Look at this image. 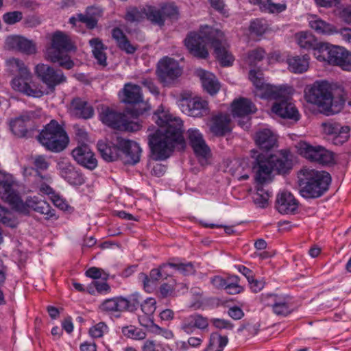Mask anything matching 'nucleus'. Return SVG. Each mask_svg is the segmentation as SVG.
I'll list each match as a JSON object with an SVG mask.
<instances>
[{"instance_id": "nucleus-17", "label": "nucleus", "mask_w": 351, "mask_h": 351, "mask_svg": "<svg viewBox=\"0 0 351 351\" xmlns=\"http://www.w3.org/2000/svg\"><path fill=\"white\" fill-rule=\"evenodd\" d=\"M322 128L324 134L332 136V143L335 145H343L350 137V127L332 120L322 123Z\"/></svg>"}, {"instance_id": "nucleus-47", "label": "nucleus", "mask_w": 351, "mask_h": 351, "mask_svg": "<svg viewBox=\"0 0 351 351\" xmlns=\"http://www.w3.org/2000/svg\"><path fill=\"white\" fill-rule=\"evenodd\" d=\"M146 19L154 25L162 27L165 25L163 16L160 7L158 8L153 5L145 6Z\"/></svg>"}, {"instance_id": "nucleus-33", "label": "nucleus", "mask_w": 351, "mask_h": 351, "mask_svg": "<svg viewBox=\"0 0 351 351\" xmlns=\"http://www.w3.org/2000/svg\"><path fill=\"white\" fill-rule=\"evenodd\" d=\"M254 141L261 149L269 151L276 145L277 137L270 130L263 129L256 133Z\"/></svg>"}, {"instance_id": "nucleus-51", "label": "nucleus", "mask_w": 351, "mask_h": 351, "mask_svg": "<svg viewBox=\"0 0 351 351\" xmlns=\"http://www.w3.org/2000/svg\"><path fill=\"white\" fill-rule=\"evenodd\" d=\"M265 55V51L261 47L252 49L247 53V62L250 65L255 66L258 62L263 60Z\"/></svg>"}, {"instance_id": "nucleus-24", "label": "nucleus", "mask_w": 351, "mask_h": 351, "mask_svg": "<svg viewBox=\"0 0 351 351\" xmlns=\"http://www.w3.org/2000/svg\"><path fill=\"white\" fill-rule=\"evenodd\" d=\"M58 169L61 176L70 184L81 185L84 183L85 179L83 174L68 160H60L58 162Z\"/></svg>"}, {"instance_id": "nucleus-26", "label": "nucleus", "mask_w": 351, "mask_h": 351, "mask_svg": "<svg viewBox=\"0 0 351 351\" xmlns=\"http://www.w3.org/2000/svg\"><path fill=\"white\" fill-rule=\"evenodd\" d=\"M209 325L207 317H204L199 313H193L185 317L180 324V329L187 335H191L196 329L204 330L208 328Z\"/></svg>"}, {"instance_id": "nucleus-38", "label": "nucleus", "mask_w": 351, "mask_h": 351, "mask_svg": "<svg viewBox=\"0 0 351 351\" xmlns=\"http://www.w3.org/2000/svg\"><path fill=\"white\" fill-rule=\"evenodd\" d=\"M309 56L308 55L295 56L287 58L289 70L293 73H302L309 67Z\"/></svg>"}, {"instance_id": "nucleus-49", "label": "nucleus", "mask_w": 351, "mask_h": 351, "mask_svg": "<svg viewBox=\"0 0 351 351\" xmlns=\"http://www.w3.org/2000/svg\"><path fill=\"white\" fill-rule=\"evenodd\" d=\"M122 333L127 338L134 340H143L146 337V332L134 326H127L122 328Z\"/></svg>"}, {"instance_id": "nucleus-60", "label": "nucleus", "mask_w": 351, "mask_h": 351, "mask_svg": "<svg viewBox=\"0 0 351 351\" xmlns=\"http://www.w3.org/2000/svg\"><path fill=\"white\" fill-rule=\"evenodd\" d=\"M211 8L219 12L223 16L228 18L230 15L228 9L223 0H208Z\"/></svg>"}, {"instance_id": "nucleus-15", "label": "nucleus", "mask_w": 351, "mask_h": 351, "mask_svg": "<svg viewBox=\"0 0 351 351\" xmlns=\"http://www.w3.org/2000/svg\"><path fill=\"white\" fill-rule=\"evenodd\" d=\"M182 94L180 101L181 110L189 116L199 117L208 113V104L200 97L190 98V95Z\"/></svg>"}, {"instance_id": "nucleus-34", "label": "nucleus", "mask_w": 351, "mask_h": 351, "mask_svg": "<svg viewBox=\"0 0 351 351\" xmlns=\"http://www.w3.org/2000/svg\"><path fill=\"white\" fill-rule=\"evenodd\" d=\"M112 37L115 40L117 47L127 54H134L138 49V46L132 44L119 27L112 29Z\"/></svg>"}, {"instance_id": "nucleus-14", "label": "nucleus", "mask_w": 351, "mask_h": 351, "mask_svg": "<svg viewBox=\"0 0 351 351\" xmlns=\"http://www.w3.org/2000/svg\"><path fill=\"white\" fill-rule=\"evenodd\" d=\"M182 72L178 62L173 58L165 57L158 63L156 74L164 86L171 85L181 75Z\"/></svg>"}, {"instance_id": "nucleus-31", "label": "nucleus", "mask_w": 351, "mask_h": 351, "mask_svg": "<svg viewBox=\"0 0 351 351\" xmlns=\"http://www.w3.org/2000/svg\"><path fill=\"white\" fill-rule=\"evenodd\" d=\"M70 111L73 115L83 119H90L94 115L93 106L87 101L80 97H75L72 99Z\"/></svg>"}, {"instance_id": "nucleus-32", "label": "nucleus", "mask_w": 351, "mask_h": 351, "mask_svg": "<svg viewBox=\"0 0 351 351\" xmlns=\"http://www.w3.org/2000/svg\"><path fill=\"white\" fill-rule=\"evenodd\" d=\"M289 152L281 150L279 156H271L269 157L272 165V170L278 173L285 174L292 168V162L289 158Z\"/></svg>"}, {"instance_id": "nucleus-30", "label": "nucleus", "mask_w": 351, "mask_h": 351, "mask_svg": "<svg viewBox=\"0 0 351 351\" xmlns=\"http://www.w3.org/2000/svg\"><path fill=\"white\" fill-rule=\"evenodd\" d=\"M31 74L27 76L19 75L14 77L12 81V88L27 96L34 97H40L44 95V92L40 89L33 88L29 83Z\"/></svg>"}, {"instance_id": "nucleus-57", "label": "nucleus", "mask_w": 351, "mask_h": 351, "mask_svg": "<svg viewBox=\"0 0 351 351\" xmlns=\"http://www.w3.org/2000/svg\"><path fill=\"white\" fill-rule=\"evenodd\" d=\"M51 199L53 204L62 210L71 213L73 210V208L71 207L66 200L62 197L59 194L55 193L51 196Z\"/></svg>"}, {"instance_id": "nucleus-50", "label": "nucleus", "mask_w": 351, "mask_h": 351, "mask_svg": "<svg viewBox=\"0 0 351 351\" xmlns=\"http://www.w3.org/2000/svg\"><path fill=\"white\" fill-rule=\"evenodd\" d=\"M142 298L138 293H134L128 296V298L122 297V301L125 302L124 311L133 312L136 311L141 304Z\"/></svg>"}, {"instance_id": "nucleus-44", "label": "nucleus", "mask_w": 351, "mask_h": 351, "mask_svg": "<svg viewBox=\"0 0 351 351\" xmlns=\"http://www.w3.org/2000/svg\"><path fill=\"white\" fill-rule=\"evenodd\" d=\"M124 302L122 301V297L107 299L99 305V309L107 313L124 311Z\"/></svg>"}, {"instance_id": "nucleus-8", "label": "nucleus", "mask_w": 351, "mask_h": 351, "mask_svg": "<svg viewBox=\"0 0 351 351\" xmlns=\"http://www.w3.org/2000/svg\"><path fill=\"white\" fill-rule=\"evenodd\" d=\"M99 118L104 124L114 130L136 132L141 128L138 121H131L125 114L117 112L109 107L101 108Z\"/></svg>"}, {"instance_id": "nucleus-29", "label": "nucleus", "mask_w": 351, "mask_h": 351, "mask_svg": "<svg viewBox=\"0 0 351 351\" xmlns=\"http://www.w3.org/2000/svg\"><path fill=\"white\" fill-rule=\"evenodd\" d=\"M276 207L281 214H292L298 207V202L288 191H282L277 195Z\"/></svg>"}, {"instance_id": "nucleus-20", "label": "nucleus", "mask_w": 351, "mask_h": 351, "mask_svg": "<svg viewBox=\"0 0 351 351\" xmlns=\"http://www.w3.org/2000/svg\"><path fill=\"white\" fill-rule=\"evenodd\" d=\"M291 298L288 295L267 294L263 296L266 305L271 306L276 315L287 316L292 312Z\"/></svg>"}, {"instance_id": "nucleus-45", "label": "nucleus", "mask_w": 351, "mask_h": 351, "mask_svg": "<svg viewBox=\"0 0 351 351\" xmlns=\"http://www.w3.org/2000/svg\"><path fill=\"white\" fill-rule=\"evenodd\" d=\"M9 72L12 74H18L21 76L29 75V71L24 62L18 58H11L6 61Z\"/></svg>"}, {"instance_id": "nucleus-46", "label": "nucleus", "mask_w": 351, "mask_h": 351, "mask_svg": "<svg viewBox=\"0 0 351 351\" xmlns=\"http://www.w3.org/2000/svg\"><path fill=\"white\" fill-rule=\"evenodd\" d=\"M228 339L226 336H221L217 333H212L209 343L204 351H223L227 345Z\"/></svg>"}, {"instance_id": "nucleus-18", "label": "nucleus", "mask_w": 351, "mask_h": 351, "mask_svg": "<svg viewBox=\"0 0 351 351\" xmlns=\"http://www.w3.org/2000/svg\"><path fill=\"white\" fill-rule=\"evenodd\" d=\"M293 89L291 87V92L285 97H278L276 98V101L271 108L274 113L284 119H293L298 121L300 119L299 112L292 103L289 101L290 95L293 94Z\"/></svg>"}, {"instance_id": "nucleus-23", "label": "nucleus", "mask_w": 351, "mask_h": 351, "mask_svg": "<svg viewBox=\"0 0 351 351\" xmlns=\"http://www.w3.org/2000/svg\"><path fill=\"white\" fill-rule=\"evenodd\" d=\"M345 48L339 46L328 45L326 43L316 50L315 57L319 61H326L330 64L337 65L343 56Z\"/></svg>"}, {"instance_id": "nucleus-21", "label": "nucleus", "mask_w": 351, "mask_h": 351, "mask_svg": "<svg viewBox=\"0 0 351 351\" xmlns=\"http://www.w3.org/2000/svg\"><path fill=\"white\" fill-rule=\"evenodd\" d=\"M168 268H169V263H163L158 268L152 269L149 276L143 272L139 274L138 279L142 281L143 288L146 292H152L159 280L167 278V276H170Z\"/></svg>"}, {"instance_id": "nucleus-13", "label": "nucleus", "mask_w": 351, "mask_h": 351, "mask_svg": "<svg viewBox=\"0 0 351 351\" xmlns=\"http://www.w3.org/2000/svg\"><path fill=\"white\" fill-rule=\"evenodd\" d=\"M14 181L11 177L0 175V196L12 208L24 212L25 206L19 193L14 188Z\"/></svg>"}, {"instance_id": "nucleus-10", "label": "nucleus", "mask_w": 351, "mask_h": 351, "mask_svg": "<svg viewBox=\"0 0 351 351\" xmlns=\"http://www.w3.org/2000/svg\"><path fill=\"white\" fill-rule=\"evenodd\" d=\"M298 152L302 156L311 162L328 165L334 160L333 153L321 145L313 146L306 142H300Z\"/></svg>"}, {"instance_id": "nucleus-5", "label": "nucleus", "mask_w": 351, "mask_h": 351, "mask_svg": "<svg viewBox=\"0 0 351 351\" xmlns=\"http://www.w3.org/2000/svg\"><path fill=\"white\" fill-rule=\"evenodd\" d=\"M75 50L76 47L70 36L63 32L56 31L52 35L51 45L47 50V59L62 68L71 69L74 63L67 53Z\"/></svg>"}, {"instance_id": "nucleus-3", "label": "nucleus", "mask_w": 351, "mask_h": 351, "mask_svg": "<svg viewBox=\"0 0 351 351\" xmlns=\"http://www.w3.org/2000/svg\"><path fill=\"white\" fill-rule=\"evenodd\" d=\"M305 97L308 102L317 106L320 112L327 116L341 111L346 101L351 106V100H349L344 88L338 86L332 89L326 82H315L305 90Z\"/></svg>"}, {"instance_id": "nucleus-6", "label": "nucleus", "mask_w": 351, "mask_h": 351, "mask_svg": "<svg viewBox=\"0 0 351 351\" xmlns=\"http://www.w3.org/2000/svg\"><path fill=\"white\" fill-rule=\"evenodd\" d=\"M39 143L48 151L59 153L69 145V138L64 127L52 119L39 133Z\"/></svg>"}, {"instance_id": "nucleus-42", "label": "nucleus", "mask_w": 351, "mask_h": 351, "mask_svg": "<svg viewBox=\"0 0 351 351\" xmlns=\"http://www.w3.org/2000/svg\"><path fill=\"white\" fill-rule=\"evenodd\" d=\"M309 25L319 34L331 35L338 32V30L334 25L316 16H313L309 21Z\"/></svg>"}, {"instance_id": "nucleus-28", "label": "nucleus", "mask_w": 351, "mask_h": 351, "mask_svg": "<svg viewBox=\"0 0 351 351\" xmlns=\"http://www.w3.org/2000/svg\"><path fill=\"white\" fill-rule=\"evenodd\" d=\"M24 204L25 206V210L23 213L27 210V207H28L35 212L45 215V219H58V217L56 215V210L45 200L38 199V197H34L27 199L26 202Z\"/></svg>"}, {"instance_id": "nucleus-37", "label": "nucleus", "mask_w": 351, "mask_h": 351, "mask_svg": "<svg viewBox=\"0 0 351 351\" xmlns=\"http://www.w3.org/2000/svg\"><path fill=\"white\" fill-rule=\"evenodd\" d=\"M31 115L26 112L10 121V126L12 132L18 137L25 136L27 132V123L30 121Z\"/></svg>"}, {"instance_id": "nucleus-27", "label": "nucleus", "mask_w": 351, "mask_h": 351, "mask_svg": "<svg viewBox=\"0 0 351 351\" xmlns=\"http://www.w3.org/2000/svg\"><path fill=\"white\" fill-rule=\"evenodd\" d=\"M210 132L216 136H223L232 131L230 115L219 113L213 115L210 121Z\"/></svg>"}, {"instance_id": "nucleus-54", "label": "nucleus", "mask_w": 351, "mask_h": 351, "mask_svg": "<svg viewBox=\"0 0 351 351\" xmlns=\"http://www.w3.org/2000/svg\"><path fill=\"white\" fill-rule=\"evenodd\" d=\"M125 20L130 22H140L146 19L145 7L143 9L132 8L128 10L125 16Z\"/></svg>"}, {"instance_id": "nucleus-53", "label": "nucleus", "mask_w": 351, "mask_h": 351, "mask_svg": "<svg viewBox=\"0 0 351 351\" xmlns=\"http://www.w3.org/2000/svg\"><path fill=\"white\" fill-rule=\"evenodd\" d=\"M269 194L264 191L262 186L257 188V192L254 195L253 199L254 204L260 208H265L268 205Z\"/></svg>"}, {"instance_id": "nucleus-16", "label": "nucleus", "mask_w": 351, "mask_h": 351, "mask_svg": "<svg viewBox=\"0 0 351 351\" xmlns=\"http://www.w3.org/2000/svg\"><path fill=\"white\" fill-rule=\"evenodd\" d=\"M252 171L255 173V180L258 184H263L271 180V174L273 171L272 165L269 157L258 152L253 151Z\"/></svg>"}, {"instance_id": "nucleus-9", "label": "nucleus", "mask_w": 351, "mask_h": 351, "mask_svg": "<svg viewBox=\"0 0 351 351\" xmlns=\"http://www.w3.org/2000/svg\"><path fill=\"white\" fill-rule=\"evenodd\" d=\"M249 77L257 89L256 95L261 98L276 99L285 97L291 92V86L288 85L274 86L265 84L260 71L250 70Z\"/></svg>"}, {"instance_id": "nucleus-61", "label": "nucleus", "mask_w": 351, "mask_h": 351, "mask_svg": "<svg viewBox=\"0 0 351 351\" xmlns=\"http://www.w3.org/2000/svg\"><path fill=\"white\" fill-rule=\"evenodd\" d=\"M156 300L153 298H149L141 303L140 306L141 307V310L144 314L152 316L154 315L156 309Z\"/></svg>"}, {"instance_id": "nucleus-41", "label": "nucleus", "mask_w": 351, "mask_h": 351, "mask_svg": "<svg viewBox=\"0 0 351 351\" xmlns=\"http://www.w3.org/2000/svg\"><path fill=\"white\" fill-rule=\"evenodd\" d=\"M89 44L92 47V52L94 58L97 60L98 64L107 66V56L105 50L107 47L104 45L102 40L99 38H93L89 40Z\"/></svg>"}, {"instance_id": "nucleus-62", "label": "nucleus", "mask_w": 351, "mask_h": 351, "mask_svg": "<svg viewBox=\"0 0 351 351\" xmlns=\"http://www.w3.org/2000/svg\"><path fill=\"white\" fill-rule=\"evenodd\" d=\"M23 19V13L21 11H13L5 13L3 15V21L8 25H14Z\"/></svg>"}, {"instance_id": "nucleus-36", "label": "nucleus", "mask_w": 351, "mask_h": 351, "mask_svg": "<svg viewBox=\"0 0 351 351\" xmlns=\"http://www.w3.org/2000/svg\"><path fill=\"white\" fill-rule=\"evenodd\" d=\"M97 146L99 152L105 160L112 162L119 158L120 148L118 142L115 145L107 141H99Z\"/></svg>"}, {"instance_id": "nucleus-11", "label": "nucleus", "mask_w": 351, "mask_h": 351, "mask_svg": "<svg viewBox=\"0 0 351 351\" xmlns=\"http://www.w3.org/2000/svg\"><path fill=\"white\" fill-rule=\"evenodd\" d=\"M231 108L233 118L237 120L238 125L244 130L249 129L250 115L256 112L255 105L249 99L240 97L232 101Z\"/></svg>"}, {"instance_id": "nucleus-19", "label": "nucleus", "mask_w": 351, "mask_h": 351, "mask_svg": "<svg viewBox=\"0 0 351 351\" xmlns=\"http://www.w3.org/2000/svg\"><path fill=\"white\" fill-rule=\"evenodd\" d=\"M118 145L123 154L122 160L125 164L134 165L140 161L141 149L136 142L118 138Z\"/></svg>"}, {"instance_id": "nucleus-43", "label": "nucleus", "mask_w": 351, "mask_h": 351, "mask_svg": "<svg viewBox=\"0 0 351 351\" xmlns=\"http://www.w3.org/2000/svg\"><path fill=\"white\" fill-rule=\"evenodd\" d=\"M251 4L258 5L262 12L280 13L286 10L284 3H275L271 0H248Z\"/></svg>"}, {"instance_id": "nucleus-1", "label": "nucleus", "mask_w": 351, "mask_h": 351, "mask_svg": "<svg viewBox=\"0 0 351 351\" xmlns=\"http://www.w3.org/2000/svg\"><path fill=\"white\" fill-rule=\"evenodd\" d=\"M153 119L159 128L148 136V145L156 160L169 158L174 149L175 143H182V121L172 117L160 106L154 114Z\"/></svg>"}, {"instance_id": "nucleus-12", "label": "nucleus", "mask_w": 351, "mask_h": 351, "mask_svg": "<svg viewBox=\"0 0 351 351\" xmlns=\"http://www.w3.org/2000/svg\"><path fill=\"white\" fill-rule=\"evenodd\" d=\"M37 77L46 84L49 90L53 93L57 86L65 82L66 77L61 70H57L45 64H38L35 66Z\"/></svg>"}, {"instance_id": "nucleus-52", "label": "nucleus", "mask_w": 351, "mask_h": 351, "mask_svg": "<svg viewBox=\"0 0 351 351\" xmlns=\"http://www.w3.org/2000/svg\"><path fill=\"white\" fill-rule=\"evenodd\" d=\"M51 178L48 176H43L40 173L37 174L36 181L38 185L39 191L44 194L53 195L56 193L48 184Z\"/></svg>"}, {"instance_id": "nucleus-39", "label": "nucleus", "mask_w": 351, "mask_h": 351, "mask_svg": "<svg viewBox=\"0 0 351 351\" xmlns=\"http://www.w3.org/2000/svg\"><path fill=\"white\" fill-rule=\"evenodd\" d=\"M197 75L200 77L204 89L210 95H215L220 88V85L215 76L204 70L197 71Z\"/></svg>"}, {"instance_id": "nucleus-22", "label": "nucleus", "mask_w": 351, "mask_h": 351, "mask_svg": "<svg viewBox=\"0 0 351 351\" xmlns=\"http://www.w3.org/2000/svg\"><path fill=\"white\" fill-rule=\"evenodd\" d=\"M71 155L79 165L90 170L95 169L97 166V160L94 153L86 143H81L74 148Z\"/></svg>"}, {"instance_id": "nucleus-2", "label": "nucleus", "mask_w": 351, "mask_h": 351, "mask_svg": "<svg viewBox=\"0 0 351 351\" xmlns=\"http://www.w3.org/2000/svg\"><path fill=\"white\" fill-rule=\"evenodd\" d=\"M210 43L220 64L223 66L232 64L234 57L229 51V45L222 31L211 26L201 25L197 32L188 33L184 45L190 54L198 59H207L209 56L206 44Z\"/></svg>"}, {"instance_id": "nucleus-56", "label": "nucleus", "mask_w": 351, "mask_h": 351, "mask_svg": "<svg viewBox=\"0 0 351 351\" xmlns=\"http://www.w3.org/2000/svg\"><path fill=\"white\" fill-rule=\"evenodd\" d=\"M267 27L265 21L256 19L250 23V31L256 36L263 35L267 30Z\"/></svg>"}, {"instance_id": "nucleus-55", "label": "nucleus", "mask_w": 351, "mask_h": 351, "mask_svg": "<svg viewBox=\"0 0 351 351\" xmlns=\"http://www.w3.org/2000/svg\"><path fill=\"white\" fill-rule=\"evenodd\" d=\"M169 267L174 268L184 276H189L195 274V269L191 263H169Z\"/></svg>"}, {"instance_id": "nucleus-59", "label": "nucleus", "mask_w": 351, "mask_h": 351, "mask_svg": "<svg viewBox=\"0 0 351 351\" xmlns=\"http://www.w3.org/2000/svg\"><path fill=\"white\" fill-rule=\"evenodd\" d=\"M0 222L3 224L9 226L14 227L15 221L13 219L12 213L7 208L0 205Z\"/></svg>"}, {"instance_id": "nucleus-4", "label": "nucleus", "mask_w": 351, "mask_h": 351, "mask_svg": "<svg viewBox=\"0 0 351 351\" xmlns=\"http://www.w3.org/2000/svg\"><path fill=\"white\" fill-rule=\"evenodd\" d=\"M299 191L305 198H317L328 191L330 175L324 171L309 168L302 169L298 174Z\"/></svg>"}, {"instance_id": "nucleus-25", "label": "nucleus", "mask_w": 351, "mask_h": 351, "mask_svg": "<svg viewBox=\"0 0 351 351\" xmlns=\"http://www.w3.org/2000/svg\"><path fill=\"white\" fill-rule=\"evenodd\" d=\"M186 137L195 154L198 156L206 158L210 150L199 130L189 129L186 132Z\"/></svg>"}, {"instance_id": "nucleus-63", "label": "nucleus", "mask_w": 351, "mask_h": 351, "mask_svg": "<svg viewBox=\"0 0 351 351\" xmlns=\"http://www.w3.org/2000/svg\"><path fill=\"white\" fill-rule=\"evenodd\" d=\"M107 331V325L104 322H99L90 328L89 334L93 338H99Z\"/></svg>"}, {"instance_id": "nucleus-48", "label": "nucleus", "mask_w": 351, "mask_h": 351, "mask_svg": "<svg viewBox=\"0 0 351 351\" xmlns=\"http://www.w3.org/2000/svg\"><path fill=\"white\" fill-rule=\"evenodd\" d=\"M162 16H163L164 23L167 19L171 20H178L179 18V9L173 3H166L160 5Z\"/></svg>"}, {"instance_id": "nucleus-58", "label": "nucleus", "mask_w": 351, "mask_h": 351, "mask_svg": "<svg viewBox=\"0 0 351 351\" xmlns=\"http://www.w3.org/2000/svg\"><path fill=\"white\" fill-rule=\"evenodd\" d=\"M92 10V8L87 9L86 13L77 14V20L84 24L88 29H93L97 26V20L93 16L89 14V12Z\"/></svg>"}, {"instance_id": "nucleus-7", "label": "nucleus", "mask_w": 351, "mask_h": 351, "mask_svg": "<svg viewBox=\"0 0 351 351\" xmlns=\"http://www.w3.org/2000/svg\"><path fill=\"white\" fill-rule=\"evenodd\" d=\"M121 101L125 104L137 106L127 110L128 114L132 118L137 119L151 109L150 105L143 99L141 88L138 85L127 83L122 90Z\"/></svg>"}, {"instance_id": "nucleus-64", "label": "nucleus", "mask_w": 351, "mask_h": 351, "mask_svg": "<svg viewBox=\"0 0 351 351\" xmlns=\"http://www.w3.org/2000/svg\"><path fill=\"white\" fill-rule=\"evenodd\" d=\"M337 66L345 71H351V52L345 49L343 56L339 60Z\"/></svg>"}, {"instance_id": "nucleus-40", "label": "nucleus", "mask_w": 351, "mask_h": 351, "mask_svg": "<svg viewBox=\"0 0 351 351\" xmlns=\"http://www.w3.org/2000/svg\"><path fill=\"white\" fill-rule=\"evenodd\" d=\"M298 45L304 49H313L314 53L316 50L319 49V47L324 45L323 43H319L316 38L311 33L300 32L295 34Z\"/></svg>"}, {"instance_id": "nucleus-35", "label": "nucleus", "mask_w": 351, "mask_h": 351, "mask_svg": "<svg viewBox=\"0 0 351 351\" xmlns=\"http://www.w3.org/2000/svg\"><path fill=\"white\" fill-rule=\"evenodd\" d=\"M6 44L12 49H16L27 54H34L36 51L35 45L32 41L22 36H11L7 38Z\"/></svg>"}]
</instances>
